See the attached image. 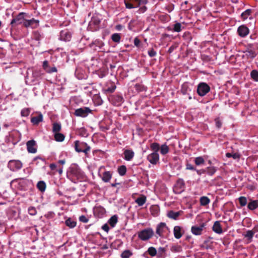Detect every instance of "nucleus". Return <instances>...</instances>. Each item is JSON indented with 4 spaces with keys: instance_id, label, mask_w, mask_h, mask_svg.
<instances>
[{
    "instance_id": "nucleus-1",
    "label": "nucleus",
    "mask_w": 258,
    "mask_h": 258,
    "mask_svg": "<svg viewBox=\"0 0 258 258\" xmlns=\"http://www.w3.org/2000/svg\"><path fill=\"white\" fill-rule=\"evenodd\" d=\"M154 234V230L151 228H145L138 233V236L140 239L143 241H147L152 238Z\"/></svg>"
},
{
    "instance_id": "nucleus-2",
    "label": "nucleus",
    "mask_w": 258,
    "mask_h": 258,
    "mask_svg": "<svg viewBox=\"0 0 258 258\" xmlns=\"http://www.w3.org/2000/svg\"><path fill=\"white\" fill-rule=\"evenodd\" d=\"M169 233V229L165 223L161 222L157 225L156 229V233L159 237H164Z\"/></svg>"
},
{
    "instance_id": "nucleus-3",
    "label": "nucleus",
    "mask_w": 258,
    "mask_h": 258,
    "mask_svg": "<svg viewBox=\"0 0 258 258\" xmlns=\"http://www.w3.org/2000/svg\"><path fill=\"white\" fill-rule=\"evenodd\" d=\"M26 20L25 13H20L12 20L11 24L13 26L22 24L24 26Z\"/></svg>"
},
{
    "instance_id": "nucleus-4",
    "label": "nucleus",
    "mask_w": 258,
    "mask_h": 258,
    "mask_svg": "<svg viewBox=\"0 0 258 258\" xmlns=\"http://www.w3.org/2000/svg\"><path fill=\"white\" fill-rule=\"evenodd\" d=\"M104 166H101L99 169V174L102 181L105 182H109L111 178H112V174L110 171H105L103 172V173L101 175L100 172L103 170L104 169Z\"/></svg>"
},
{
    "instance_id": "nucleus-5",
    "label": "nucleus",
    "mask_w": 258,
    "mask_h": 258,
    "mask_svg": "<svg viewBox=\"0 0 258 258\" xmlns=\"http://www.w3.org/2000/svg\"><path fill=\"white\" fill-rule=\"evenodd\" d=\"M210 91V87L205 83H200L197 88V92L201 96H205Z\"/></svg>"
},
{
    "instance_id": "nucleus-6",
    "label": "nucleus",
    "mask_w": 258,
    "mask_h": 258,
    "mask_svg": "<svg viewBox=\"0 0 258 258\" xmlns=\"http://www.w3.org/2000/svg\"><path fill=\"white\" fill-rule=\"evenodd\" d=\"M22 165V162L19 160H12L8 163V167L13 171L20 169Z\"/></svg>"
},
{
    "instance_id": "nucleus-7",
    "label": "nucleus",
    "mask_w": 258,
    "mask_h": 258,
    "mask_svg": "<svg viewBox=\"0 0 258 258\" xmlns=\"http://www.w3.org/2000/svg\"><path fill=\"white\" fill-rule=\"evenodd\" d=\"M91 112V110L87 107L77 109L75 111V115L82 117H86L89 113Z\"/></svg>"
},
{
    "instance_id": "nucleus-8",
    "label": "nucleus",
    "mask_w": 258,
    "mask_h": 258,
    "mask_svg": "<svg viewBox=\"0 0 258 258\" xmlns=\"http://www.w3.org/2000/svg\"><path fill=\"white\" fill-rule=\"evenodd\" d=\"M184 188L185 183L183 180L182 179H179L177 181L174 187L173 190L175 194H179L183 191Z\"/></svg>"
},
{
    "instance_id": "nucleus-9",
    "label": "nucleus",
    "mask_w": 258,
    "mask_h": 258,
    "mask_svg": "<svg viewBox=\"0 0 258 258\" xmlns=\"http://www.w3.org/2000/svg\"><path fill=\"white\" fill-rule=\"evenodd\" d=\"M147 160L152 164H157L159 161V155L158 153L153 152L147 156Z\"/></svg>"
},
{
    "instance_id": "nucleus-10",
    "label": "nucleus",
    "mask_w": 258,
    "mask_h": 258,
    "mask_svg": "<svg viewBox=\"0 0 258 258\" xmlns=\"http://www.w3.org/2000/svg\"><path fill=\"white\" fill-rule=\"evenodd\" d=\"M205 227V224L202 223L200 225L192 226L191 228V233L195 235H200Z\"/></svg>"
},
{
    "instance_id": "nucleus-11",
    "label": "nucleus",
    "mask_w": 258,
    "mask_h": 258,
    "mask_svg": "<svg viewBox=\"0 0 258 258\" xmlns=\"http://www.w3.org/2000/svg\"><path fill=\"white\" fill-rule=\"evenodd\" d=\"M39 23V20L34 19L26 20L24 27L26 28L30 27L32 29H35L38 26Z\"/></svg>"
},
{
    "instance_id": "nucleus-12",
    "label": "nucleus",
    "mask_w": 258,
    "mask_h": 258,
    "mask_svg": "<svg viewBox=\"0 0 258 258\" xmlns=\"http://www.w3.org/2000/svg\"><path fill=\"white\" fill-rule=\"evenodd\" d=\"M249 32L248 28L245 25L240 26L237 29V33L238 35L241 37L246 36Z\"/></svg>"
},
{
    "instance_id": "nucleus-13",
    "label": "nucleus",
    "mask_w": 258,
    "mask_h": 258,
    "mask_svg": "<svg viewBox=\"0 0 258 258\" xmlns=\"http://www.w3.org/2000/svg\"><path fill=\"white\" fill-rule=\"evenodd\" d=\"M26 145L28 152L35 153L37 152L36 142L34 140L29 141Z\"/></svg>"
},
{
    "instance_id": "nucleus-14",
    "label": "nucleus",
    "mask_w": 258,
    "mask_h": 258,
    "mask_svg": "<svg viewBox=\"0 0 258 258\" xmlns=\"http://www.w3.org/2000/svg\"><path fill=\"white\" fill-rule=\"evenodd\" d=\"M72 37L71 33L68 30H62L60 33V39L64 41H69Z\"/></svg>"
},
{
    "instance_id": "nucleus-15",
    "label": "nucleus",
    "mask_w": 258,
    "mask_h": 258,
    "mask_svg": "<svg viewBox=\"0 0 258 258\" xmlns=\"http://www.w3.org/2000/svg\"><path fill=\"white\" fill-rule=\"evenodd\" d=\"M87 146V144L84 142H80L78 141H76L75 143V150L77 152H82L83 148Z\"/></svg>"
},
{
    "instance_id": "nucleus-16",
    "label": "nucleus",
    "mask_w": 258,
    "mask_h": 258,
    "mask_svg": "<svg viewBox=\"0 0 258 258\" xmlns=\"http://www.w3.org/2000/svg\"><path fill=\"white\" fill-rule=\"evenodd\" d=\"M43 120V115L41 113H39L38 115L31 117V121L34 124L37 125Z\"/></svg>"
},
{
    "instance_id": "nucleus-17",
    "label": "nucleus",
    "mask_w": 258,
    "mask_h": 258,
    "mask_svg": "<svg viewBox=\"0 0 258 258\" xmlns=\"http://www.w3.org/2000/svg\"><path fill=\"white\" fill-rule=\"evenodd\" d=\"M124 159L127 161L131 160L134 156V152L132 150H126L124 152Z\"/></svg>"
},
{
    "instance_id": "nucleus-18",
    "label": "nucleus",
    "mask_w": 258,
    "mask_h": 258,
    "mask_svg": "<svg viewBox=\"0 0 258 258\" xmlns=\"http://www.w3.org/2000/svg\"><path fill=\"white\" fill-rule=\"evenodd\" d=\"M245 55L248 58H253L257 55V52L254 49H251L250 48H247V49L245 51Z\"/></svg>"
},
{
    "instance_id": "nucleus-19",
    "label": "nucleus",
    "mask_w": 258,
    "mask_h": 258,
    "mask_svg": "<svg viewBox=\"0 0 258 258\" xmlns=\"http://www.w3.org/2000/svg\"><path fill=\"white\" fill-rule=\"evenodd\" d=\"M181 212L178 211V212H174L173 211H170L167 213V216L168 218L176 220L177 219L178 217L180 216Z\"/></svg>"
},
{
    "instance_id": "nucleus-20",
    "label": "nucleus",
    "mask_w": 258,
    "mask_h": 258,
    "mask_svg": "<svg viewBox=\"0 0 258 258\" xmlns=\"http://www.w3.org/2000/svg\"><path fill=\"white\" fill-rule=\"evenodd\" d=\"M213 230L215 232L218 234H221L222 233V229L219 221H216L214 223L213 226Z\"/></svg>"
},
{
    "instance_id": "nucleus-21",
    "label": "nucleus",
    "mask_w": 258,
    "mask_h": 258,
    "mask_svg": "<svg viewBox=\"0 0 258 258\" xmlns=\"http://www.w3.org/2000/svg\"><path fill=\"white\" fill-rule=\"evenodd\" d=\"M174 235L177 239H179L182 235L181 228L180 226H176L174 228Z\"/></svg>"
},
{
    "instance_id": "nucleus-22",
    "label": "nucleus",
    "mask_w": 258,
    "mask_h": 258,
    "mask_svg": "<svg viewBox=\"0 0 258 258\" xmlns=\"http://www.w3.org/2000/svg\"><path fill=\"white\" fill-rule=\"evenodd\" d=\"M94 214L98 217L103 215L105 212V209L101 207H97L94 209Z\"/></svg>"
},
{
    "instance_id": "nucleus-23",
    "label": "nucleus",
    "mask_w": 258,
    "mask_h": 258,
    "mask_svg": "<svg viewBox=\"0 0 258 258\" xmlns=\"http://www.w3.org/2000/svg\"><path fill=\"white\" fill-rule=\"evenodd\" d=\"M146 200L147 198L146 196L142 195L135 200V202L138 205V206H142L146 203Z\"/></svg>"
},
{
    "instance_id": "nucleus-24",
    "label": "nucleus",
    "mask_w": 258,
    "mask_h": 258,
    "mask_svg": "<svg viewBox=\"0 0 258 258\" xmlns=\"http://www.w3.org/2000/svg\"><path fill=\"white\" fill-rule=\"evenodd\" d=\"M248 208L250 210H253L258 208V200L252 201L249 202L247 206Z\"/></svg>"
},
{
    "instance_id": "nucleus-25",
    "label": "nucleus",
    "mask_w": 258,
    "mask_h": 258,
    "mask_svg": "<svg viewBox=\"0 0 258 258\" xmlns=\"http://www.w3.org/2000/svg\"><path fill=\"white\" fill-rule=\"evenodd\" d=\"M200 202L201 206H205L208 205L210 203V200L206 196L201 197Z\"/></svg>"
},
{
    "instance_id": "nucleus-26",
    "label": "nucleus",
    "mask_w": 258,
    "mask_h": 258,
    "mask_svg": "<svg viewBox=\"0 0 258 258\" xmlns=\"http://www.w3.org/2000/svg\"><path fill=\"white\" fill-rule=\"evenodd\" d=\"M118 221V218L116 215H113L108 220V223L112 227H114Z\"/></svg>"
},
{
    "instance_id": "nucleus-27",
    "label": "nucleus",
    "mask_w": 258,
    "mask_h": 258,
    "mask_svg": "<svg viewBox=\"0 0 258 258\" xmlns=\"http://www.w3.org/2000/svg\"><path fill=\"white\" fill-rule=\"evenodd\" d=\"M160 153L163 155H166V154H167L169 151V147L166 144L162 145L160 147Z\"/></svg>"
},
{
    "instance_id": "nucleus-28",
    "label": "nucleus",
    "mask_w": 258,
    "mask_h": 258,
    "mask_svg": "<svg viewBox=\"0 0 258 258\" xmlns=\"http://www.w3.org/2000/svg\"><path fill=\"white\" fill-rule=\"evenodd\" d=\"M66 224L70 228H73L76 226V222L71 218H69L66 221Z\"/></svg>"
},
{
    "instance_id": "nucleus-29",
    "label": "nucleus",
    "mask_w": 258,
    "mask_h": 258,
    "mask_svg": "<svg viewBox=\"0 0 258 258\" xmlns=\"http://www.w3.org/2000/svg\"><path fill=\"white\" fill-rule=\"evenodd\" d=\"M37 187L41 192L45 191L46 189V184L43 181H40L37 183Z\"/></svg>"
},
{
    "instance_id": "nucleus-30",
    "label": "nucleus",
    "mask_w": 258,
    "mask_h": 258,
    "mask_svg": "<svg viewBox=\"0 0 258 258\" xmlns=\"http://www.w3.org/2000/svg\"><path fill=\"white\" fill-rule=\"evenodd\" d=\"M64 138L65 137L62 134L59 133L54 134V139L57 142H62Z\"/></svg>"
},
{
    "instance_id": "nucleus-31",
    "label": "nucleus",
    "mask_w": 258,
    "mask_h": 258,
    "mask_svg": "<svg viewBox=\"0 0 258 258\" xmlns=\"http://www.w3.org/2000/svg\"><path fill=\"white\" fill-rule=\"evenodd\" d=\"M160 147L159 144L157 143H153L150 145V148L151 150L153 151V152L158 153L160 149Z\"/></svg>"
},
{
    "instance_id": "nucleus-32",
    "label": "nucleus",
    "mask_w": 258,
    "mask_h": 258,
    "mask_svg": "<svg viewBox=\"0 0 258 258\" xmlns=\"http://www.w3.org/2000/svg\"><path fill=\"white\" fill-rule=\"evenodd\" d=\"M61 130V125L58 123H54L53 124L52 131L55 134L58 133Z\"/></svg>"
},
{
    "instance_id": "nucleus-33",
    "label": "nucleus",
    "mask_w": 258,
    "mask_h": 258,
    "mask_svg": "<svg viewBox=\"0 0 258 258\" xmlns=\"http://www.w3.org/2000/svg\"><path fill=\"white\" fill-rule=\"evenodd\" d=\"M195 163L198 165H201L205 163V160L203 157H198L195 159Z\"/></svg>"
},
{
    "instance_id": "nucleus-34",
    "label": "nucleus",
    "mask_w": 258,
    "mask_h": 258,
    "mask_svg": "<svg viewBox=\"0 0 258 258\" xmlns=\"http://www.w3.org/2000/svg\"><path fill=\"white\" fill-rule=\"evenodd\" d=\"M118 174L121 176L124 175L126 172V167L124 165L119 166L118 168Z\"/></svg>"
},
{
    "instance_id": "nucleus-35",
    "label": "nucleus",
    "mask_w": 258,
    "mask_h": 258,
    "mask_svg": "<svg viewBox=\"0 0 258 258\" xmlns=\"http://www.w3.org/2000/svg\"><path fill=\"white\" fill-rule=\"evenodd\" d=\"M251 13V11L250 9H247L246 11H245L244 12H243L241 15V18L243 20H246L248 18V17L250 15Z\"/></svg>"
},
{
    "instance_id": "nucleus-36",
    "label": "nucleus",
    "mask_w": 258,
    "mask_h": 258,
    "mask_svg": "<svg viewBox=\"0 0 258 258\" xmlns=\"http://www.w3.org/2000/svg\"><path fill=\"white\" fill-rule=\"evenodd\" d=\"M217 171L216 167L210 166L207 168V173L209 175H213Z\"/></svg>"
},
{
    "instance_id": "nucleus-37",
    "label": "nucleus",
    "mask_w": 258,
    "mask_h": 258,
    "mask_svg": "<svg viewBox=\"0 0 258 258\" xmlns=\"http://www.w3.org/2000/svg\"><path fill=\"white\" fill-rule=\"evenodd\" d=\"M132 254L133 253L130 250H125L121 253V257L122 258H129Z\"/></svg>"
},
{
    "instance_id": "nucleus-38",
    "label": "nucleus",
    "mask_w": 258,
    "mask_h": 258,
    "mask_svg": "<svg viewBox=\"0 0 258 258\" xmlns=\"http://www.w3.org/2000/svg\"><path fill=\"white\" fill-rule=\"evenodd\" d=\"M254 235V232L252 231V230H248L246 234L244 235V236L247 238V239L251 241V239L253 237V236Z\"/></svg>"
},
{
    "instance_id": "nucleus-39",
    "label": "nucleus",
    "mask_w": 258,
    "mask_h": 258,
    "mask_svg": "<svg viewBox=\"0 0 258 258\" xmlns=\"http://www.w3.org/2000/svg\"><path fill=\"white\" fill-rule=\"evenodd\" d=\"M111 39L115 42H119L120 40V35L118 33H114L112 35Z\"/></svg>"
},
{
    "instance_id": "nucleus-40",
    "label": "nucleus",
    "mask_w": 258,
    "mask_h": 258,
    "mask_svg": "<svg viewBox=\"0 0 258 258\" xmlns=\"http://www.w3.org/2000/svg\"><path fill=\"white\" fill-rule=\"evenodd\" d=\"M147 251L149 253V254L152 256H154L157 254V250L156 248L153 246L150 247L148 248Z\"/></svg>"
},
{
    "instance_id": "nucleus-41",
    "label": "nucleus",
    "mask_w": 258,
    "mask_h": 258,
    "mask_svg": "<svg viewBox=\"0 0 258 258\" xmlns=\"http://www.w3.org/2000/svg\"><path fill=\"white\" fill-rule=\"evenodd\" d=\"M240 205L241 206H245L247 203V199L245 197H240L238 199Z\"/></svg>"
},
{
    "instance_id": "nucleus-42",
    "label": "nucleus",
    "mask_w": 258,
    "mask_h": 258,
    "mask_svg": "<svg viewBox=\"0 0 258 258\" xmlns=\"http://www.w3.org/2000/svg\"><path fill=\"white\" fill-rule=\"evenodd\" d=\"M250 75L251 78L255 81H258V71L252 70L251 72Z\"/></svg>"
},
{
    "instance_id": "nucleus-43",
    "label": "nucleus",
    "mask_w": 258,
    "mask_h": 258,
    "mask_svg": "<svg viewBox=\"0 0 258 258\" xmlns=\"http://www.w3.org/2000/svg\"><path fill=\"white\" fill-rule=\"evenodd\" d=\"M173 31L177 32H179L181 31V24L180 23H176L174 25Z\"/></svg>"
},
{
    "instance_id": "nucleus-44",
    "label": "nucleus",
    "mask_w": 258,
    "mask_h": 258,
    "mask_svg": "<svg viewBox=\"0 0 258 258\" xmlns=\"http://www.w3.org/2000/svg\"><path fill=\"white\" fill-rule=\"evenodd\" d=\"M30 113L29 108H24L21 110V114L22 116H28Z\"/></svg>"
},
{
    "instance_id": "nucleus-45",
    "label": "nucleus",
    "mask_w": 258,
    "mask_h": 258,
    "mask_svg": "<svg viewBox=\"0 0 258 258\" xmlns=\"http://www.w3.org/2000/svg\"><path fill=\"white\" fill-rule=\"evenodd\" d=\"M226 156L228 158L232 157L234 159H238L240 157L239 155L236 153L232 154L231 153H227L226 154Z\"/></svg>"
},
{
    "instance_id": "nucleus-46",
    "label": "nucleus",
    "mask_w": 258,
    "mask_h": 258,
    "mask_svg": "<svg viewBox=\"0 0 258 258\" xmlns=\"http://www.w3.org/2000/svg\"><path fill=\"white\" fill-rule=\"evenodd\" d=\"M28 212L31 215H35L37 213L36 209L34 207H29L28 209Z\"/></svg>"
},
{
    "instance_id": "nucleus-47",
    "label": "nucleus",
    "mask_w": 258,
    "mask_h": 258,
    "mask_svg": "<svg viewBox=\"0 0 258 258\" xmlns=\"http://www.w3.org/2000/svg\"><path fill=\"white\" fill-rule=\"evenodd\" d=\"M79 220L84 223H86L88 222L89 219L84 215H82L79 217Z\"/></svg>"
},
{
    "instance_id": "nucleus-48",
    "label": "nucleus",
    "mask_w": 258,
    "mask_h": 258,
    "mask_svg": "<svg viewBox=\"0 0 258 258\" xmlns=\"http://www.w3.org/2000/svg\"><path fill=\"white\" fill-rule=\"evenodd\" d=\"M57 69L56 67H53L52 68H49L48 70H46V72L48 73H52L57 72Z\"/></svg>"
},
{
    "instance_id": "nucleus-49",
    "label": "nucleus",
    "mask_w": 258,
    "mask_h": 258,
    "mask_svg": "<svg viewBox=\"0 0 258 258\" xmlns=\"http://www.w3.org/2000/svg\"><path fill=\"white\" fill-rule=\"evenodd\" d=\"M148 54L150 57H153L156 55V52L153 49L148 51Z\"/></svg>"
},
{
    "instance_id": "nucleus-50",
    "label": "nucleus",
    "mask_w": 258,
    "mask_h": 258,
    "mask_svg": "<svg viewBox=\"0 0 258 258\" xmlns=\"http://www.w3.org/2000/svg\"><path fill=\"white\" fill-rule=\"evenodd\" d=\"M216 125L218 128H220L222 125V122L219 119L217 118L215 119Z\"/></svg>"
},
{
    "instance_id": "nucleus-51",
    "label": "nucleus",
    "mask_w": 258,
    "mask_h": 258,
    "mask_svg": "<svg viewBox=\"0 0 258 258\" xmlns=\"http://www.w3.org/2000/svg\"><path fill=\"white\" fill-rule=\"evenodd\" d=\"M43 67L44 69L46 71L49 68L48 62L47 60H45L43 62Z\"/></svg>"
},
{
    "instance_id": "nucleus-52",
    "label": "nucleus",
    "mask_w": 258,
    "mask_h": 258,
    "mask_svg": "<svg viewBox=\"0 0 258 258\" xmlns=\"http://www.w3.org/2000/svg\"><path fill=\"white\" fill-rule=\"evenodd\" d=\"M102 229L106 232H108L109 230V228L107 224H104L102 227Z\"/></svg>"
},
{
    "instance_id": "nucleus-53",
    "label": "nucleus",
    "mask_w": 258,
    "mask_h": 258,
    "mask_svg": "<svg viewBox=\"0 0 258 258\" xmlns=\"http://www.w3.org/2000/svg\"><path fill=\"white\" fill-rule=\"evenodd\" d=\"M90 147L87 144V146H86L84 148H83L82 152H83L87 154L88 152L90 151Z\"/></svg>"
},
{
    "instance_id": "nucleus-54",
    "label": "nucleus",
    "mask_w": 258,
    "mask_h": 258,
    "mask_svg": "<svg viewBox=\"0 0 258 258\" xmlns=\"http://www.w3.org/2000/svg\"><path fill=\"white\" fill-rule=\"evenodd\" d=\"M134 42L135 45H136V46L138 47L140 45V40L138 38L136 37L134 39Z\"/></svg>"
},
{
    "instance_id": "nucleus-55",
    "label": "nucleus",
    "mask_w": 258,
    "mask_h": 258,
    "mask_svg": "<svg viewBox=\"0 0 258 258\" xmlns=\"http://www.w3.org/2000/svg\"><path fill=\"white\" fill-rule=\"evenodd\" d=\"M125 5L127 9H133L134 7L132 4L125 1Z\"/></svg>"
},
{
    "instance_id": "nucleus-56",
    "label": "nucleus",
    "mask_w": 258,
    "mask_h": 258,
    "mask_svg": "<svg viewBox=\"0 0 258 258\" xmlns=\"http://www.w3.org/2000/svg\"><path fill=\"white\" fill-rule=\"evenodd\" d=\"M186 169L188 170H196L195 168H194V167L190 164H188L186 165Z\"/></svg>"
},
{
    "instance_id": "nucleus-57",
    "label": "nucleus",
    "mask_w": 258,
    "mask_h": 258,
    "mask_svg": "<svg viewBox=\"0 0 258 258\" xmlns=\"http://www.w3.org/2000/svg\"><path fill=\"white\" fill-rule=\"evenodd\" d=\"M49 167L51 169V170H55L56 169V164H55L54 163L50 164V165H49Z\"/></svg>"
},
{
    "instance_id": "nucleus-58",
    "label": "nucleus",
    "mask_w": 258,
    "mask_h": 258,
    "mask_svg": "<svg viewBox=\"0 0 258 258\" xmlns=\"http://www.w3.org/2000/svg\"><path fill=\"white\" fill-rule=\"evenodd\" d=\"M33 75H36V77H40L41 76V73L37 71L33 72Z\"/></svg>"
},
{
    "instance_id": "nucleus-59",
    "label": "nucleus",
    "mask_w": 258,
    "mask_h": 258,
    "mask_svg": "<svg viewBox=\"0 0 258 258\" xmlns=\"http://www.w3.org/2000/svg\"><path fill=\"white\" fill-rule=\"evenodd\" d=\"M252 231L254 232V234L257 232H258V225L254 226L252 230H251Z\"/></svg>"
},
{
    "instance_id": "nucleus-60",
    "label": "nucleus",
    "mask_w": 258,
    "mask_h": 258,
    "mask_svg": "<svg viewBox=\"0 0 258 258\" xmlns=\"http://www.w3.org/2000/svg\"><path fill=\"white\" fill-rule=\"evenodd\" d=\"M58 163L62 165H63L66 163V161L64 160H59Z\"/></svg>"
},
{
    "instance_id": "nucleus-61",
    "label": "nucleus",
    "mask_w": 258,
    "mask_h": 258,
    "mask_svg": "<svg viewBox=\"0 0 258 258\" xmlns=\"http://www.w3.org/2000/svg\"><path fill=\"white\" fill-rule=\"evenodd\" d=\"M62 171H63V168H62V167H61V168H59V169L58 170V173H59V174L60 175H61V174H62Z\"/></svg>"
},
{
    "instance_id": "nucleus-62",
    "label": "nucleus",
    "mask_w": 258,
    "mask_h": 258,
    "mask_svg": "<svg viewBox=\"0 0 258 258\" xmlns=\"http://www.w3.org/2000/svg\"><path fill=\"white\" fill-rule=\"evenodd\" d=\"M173 49H174V47L173 46H171L169 48V51L171 52L173 51Z\"/></svg>"
},
{
    "instance_id": "nucleus-63",
    "label": "nucleus",
    "mask_w": 258,
    "mask_h": 258,
    "mask_svg": "<svg viewBox=\"0 0 258 258\" xmlns=\"http://www.w3.org/2000/svg\"><path fill=\"white\" fill-rule=\"evenodd\" d=\"M119 184V183H112V184H111V186H112V187H115V186H116V185H117V184Z\"/></svg>"
},
{
    "instance_id": "nucleus-64",
    "label": "nucleus",
    "mask_w": 258,
    "mask_h": 258,
    "mask_svg": "<svg viewBox=\"0 0 258 258\" xmlns=\"http://www.w3.org/2000/svg\"><path fill=\"white\" fill-rule=\"evenodd\" d=\"M121 27V26L120 25H117L116 26V28L118 30H120V28Z\"/></svg>"
}]
</instances>
